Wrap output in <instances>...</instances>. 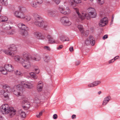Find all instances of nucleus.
<instances>
[{
    "instance_id": "obj_59",
    "label": "nucleus",
    "mask_w": 120,
    "mask_h": 120,
    "mask_svg": "<svg viewBox=\"0 0 120 120\" xmlns=\"http://www.w3.org/2000/svg\"><path fill=\"white\" fill-rule=\"evenodd\" d=\"M69 50L71 52H72L73 50V47H71L69 48Z\"/></svg>"
},
{
    "instance_id": "obj_42",
    "label": "nucleus",
    "mask_w": 120,
    "mask_h": 120,
    "mask_svg": "<svg viewBox=\"0 0 120 120\" xmlns=\"http://www.w3.org/2000/svg\"><path fill=\"white\" fill-rule=\"evenodd\" d=\"M35 102L37 103H39L40 102V100L37 98H35L34 99Z\"/></svg>"
},
{
    "instance_id": "obj_58",
    "label": "nucleus",
    "mask_w": 120,
    "mask_h": 120,
    "mask_svg": "<svg viewBox=\"0 0 120 120\" xmlns=\"http://www.w3.org/2000/svg\"><path fill=\"white\" fill-rule=\"evenodd\" d=\"M90 43L92 44V45H94L95 43V41L94 40H93V41H91Z\"/></svg>"
},
{
    "instance_id": "obj_44",
    "label": "nucleus",
    "mask_w": 120,
    "mask_h": 120,
    "mask_svg": "<svg viewBox=\"0 0 120 120\" xmlns=\"http://www.w3.org/2000/svg\"><path fill=\"white\" fill-rule=\"evenodd\" d=\"M98 3L100 4H102L104 3V0H98Z\"/></svg>"
},
{
    "instance_id": "obj_3",
    "label": "nucleus",
    "mask_w": 120,
    "mask_h": 120,
    "mask_svg": "<svg viewBox=\"0 0 120 120\" xmlns=\"http://www.w3.org/2000/svg\"><path fill=\"white\" fill-rule=\"evenodd\" d=\"M13 109L12 107H10L6 104L2 105L0 107V112L3 114H7L10 112V115L11 117H12L15 114V110Z\"/></svg>"
},
{
    "instance_id": "obj_49",
    "label": "nucleus",
    "mask_w": 120,
    "mask_h": 120,
    "mask_svg": "<svg viewBox=\"0 0 120 120\" xmlns=\"http://www.w3.org/2000/svg\"><path fill=\"white\" fill-rule=\"evenodd\" d=\"M89 40L90 41H93V40H94V39L93 38V37L91 36H90L89 37Z\"/></svg>"
},
{
    "instance_id": "obj_34",
    "label": "nucleus",
    "mask_w": 120,
    "mask_h": 120,
    "mask_svg": "<svg viewBox=\"0 0 120 120\" xmlns=\"http://www.w3.org/2000/svg\"><path fill=\"white\" fill-rule=\"evenodd\" d=\"M3 89H5L8 92H9L10 90V88L8 87V85L5 84L3 86Z\"/></svg>"
},
{
    "instance_id": "obj_36",
    "label": "nucleus",
    "mask_w": 120,
    "mask_h": 120,
    "mask_svg": "<svg viewBox=\"0 0 120 120\" xmlns=\"http://www.w3.org/2000/svg\"><path fill=\"white\" fill-rule=\"evenodd\" d=\"M26 21L28 22L31 19V17L29 15L25 16V15L24 18Z\"/></svg>"
},
{
    "instance_id": "obj_22",
    "label": "nucleus",
    "mask_w": 120,
    "mask_h": 120,
    "mask_svg": "<svg viewBox=\"0 0 120 120\" xmlns=\"http://www.w3.org/2000/svg\"><path fill=\"white\" fill-rule=\"evenodd\" d=\"M73 2H72L71 3V6L73 7L76 6L75 4H78L82 2L81 0H72Z\"/></svg>"
},
{
    "instance_id": "obj_11",
    "label": "nucleus",
    "mask_w": 120,
    "mask_h": 120,
    "mask_svg": "<svg viewBox=\"0 0 120 120\" xmlns=\"http://www.w3.org/2000/svg\"><path fill=\"white\" fill-rule=\"evenodd\" d=\"M35 36L38 39H43L45 38L43 34L39 32L36 31L34 33Z\"/></svg>"
},
{
    "instance_id": "obj_21",
    "label": "nucleus",
    "mask_w": 120,
    "mask_h": 120,
    "mask_svg": "<svg viewBox=\"0 0 120 120\" xmlns=\"http://www.w3.org/2000/svg\"><path fill=\"white\" fill-rule=\"evenodd\" d=\"M14 59L16 61L21 63L22 60L23 61L24 60V59L22 57L18 55L15 56L14 57Z\"/></svg>"
},
{
    "instance_id": "obj_29",
    "label": "nucleus",
    "mask_w": 120,
    "mask_h": 120,
    "mask_svg": "<svg viewBox=\"0 0 120 120\" xmlns=\"http://www.w3.org/2000/svg\"><path fill=\"white\" fill-rule=\"evenodd\" d=\"M0 71L4 74L5 75L7 74V72L6 70V69H5L4 68L0 67Z\"/></svg>"
},
{
    "instance_id": "obj_27",
    "label": "nucleus",
    "mask_w": 120,
    "mask_h": 120,
    "mask_svg": "<svg viewBox=\"0 0 120 120\" xmlns=\"http://www.w3.org/2000/svg\"><path fill=\"white\" fill-rule=\"evenodd\" d=\"M78 27L81 33L82 34H83L84 30L83 27V26L82 25H79L78 26Z\"/></svg>"
},
{
    "instance_id": "obj_63",
    "label": "nucleus",
    "mask_w": 120,
    "mask_h": 120,
    "mask_svg": "<svg viewBox=\"0 0 120 120\" xmlns=\"http://www.w3.org/2000/svg\"><path fill=\"white\" fill-rule=\"evenodd\" d=\"M90 1H91V2H92L93 1V0H90Z\"/></svg>"
},
{
    "instance_id": "obj_51",
    "label": "nucleus",
    "mask_w": 120,
    "mask_h": 120,
    "mask_svg": "<svg viewBox=\"0 0 120 120\" xmlns=\"http://www.w3.org/2000/svg\"><path fill=\"white\" fill-rule=\"evenodd\" d=\"M84 33H85V37H87V35H88V34H89L88 31V30L86 31H85V32Z\"/></svg>"
},
{
    "instance_id": "obj_41",
    "label": "nucleus",
    "mask_w": 120,
    "mask_h": 120,
    "mask_svg": "<svg viewBox=\"0 0 120 120\" xmlns=\"http://www.w3.org/2000/svg\"><path fill=\"white\" fill-rule=\"evenodd\" d=\"M36 1L39 6L43 2V0H36Z\"/></svg>"
},
{
    "instance_id": "obj_54",
    "label": "nucleus",
    "mask_w": 120,
    "mask_h": 120,
    "mask_svg": "<svg viewBox=\"0 0 120 120\" xmlns=\"http://www.w3.org/2000/svg\"><path fill=\"white\" fill-rule=\"evenodd\" d=\"M108 35H105L102 38L104 40H105V39L107 38H108Z\"/></svg>"
},
{
    "instance_id": "obj_1",
    "label": "nucleus",
    "mask_w": 120,
    "mask_h": 120,
    "mask_svg": "<svg viewBox=\"0 0 120 120\" xmlns=\"http://www.w3.org/2000/svg\"><path fill=\"white\" fill-rule=\"evenodd\" d=\"M74 9L77 14L78 18V20L79 21L83 20L86 18L87 19H90L91 18H94L96 16V14L95 12V10L93 8H90L88 9L87 11L88 14L82 13V15L80 14L79 12V9L77 8H74Z\"/></svg>"
},
{
    "instance_id": "obj_23",
    "label": "nucleus",
    "mask_w": 120,
    "mask_h": 120,
    "mask_svg": "<svg viewBox=\"0 0 120 120\" xmlns=\"http://www.w3.org/2000/svg\"><path fill=\"white\" fill-rule=\"evenodd\" d=\"M60 39L62 41H69V39L68 37L66 36L62 35L60 36Z\"/></svg>"
},
{
    "instance_id": "obj_17",
    "label": "nucleus",
    "mask_w": 120,
    "mask_h": 120,
    "mask_svg": "<svg viewBox=\"0 0 120 120\" xmlns=\"http://www.w3.org/2000/svg\"><path fill=\"white\" fill-rule=\"evenodd\" d=\"M111 98V97L109 96H108L105 98L102 103V105H106L109 102Z\"/></svg>"
},
{
    "instance_id": "obj_47",
    "label": "nucleus",
    "mask_w": 120,
    "mask_h": 120,
    "mask_svg": "<svg viewBox=\"0 0 120 120\" xmlns=\"http://www.w3.org/2000/svg\"><path fill=\"white\" fill-rule=\"evenodd\" d=\"M57 4H58L60 2V0H53Z\"/></svg>"
},
{
    "instance_id": "obj_32",
    "label": "nucleus",
    "mask_w": 120,
    "mask_h": 120,
    "mask_svg": "<svg viewBox=\"0 0 120 120\" xmlns=\"http://www.w3.org/2000/svg\"><path fill=\"white\" fill-rule=\"evenodd\" d=\"M31 77L34 79H36L37 78V76L34 73L31 72L29 73Z\"/></svg>"
},
{
    "instance_id": "obj_8",
    "label": "nucleus",
    "mask_w": 120,
    "mask_h": 120,
    "mask_svg": "<svg viewBox=\"0 0 120 120\" xmlns=\"http://www.w3.org/2000/svg\"><path fill=\"white\" fill-rule=\"evenodd\" d=\"M60 21L62 24L65 26H69L71 24V23L70 21L68 18L66 16L61 18Z\"/></svg>"
},
{
    "instance_id": "obj_52",
    "label": "nucleus",
    "mask_w": 120,
    "mask_h": 120,
    "mask_svg": "<svg viewBox=\"0 0 120 120\" xmlns=\"http://www.w3.org/2000/svg\"><path fill=\"white\" fill-rule=\"evenodd\" d=\"M44 48L45 49H47V50L50 51V48L49 46H45L44 47Z\"/></svg>"
},
{
    "instance_id": "obj_31",
    "label": "nucleus",
    "mask_w": 120,
    "mask_h": 120,
    "mask_svg": "<svg viewBox=\"0 0 120 120\" xmlns=\"http://www.w3.org/2000/svg\"><path fill=\"white\" fill-rule=\"evenodd\" d=\"M8 0H0V3L4 5H7L8 4Z\"/></svg>"
},
{
    "instance_id": "obj_50",
    "label": "nucleus",
    "mask_w": 120,
    "mask_h": 120,
    "mask_svg": "<svg viewBox=\"0 0 120 120\" xmlns=\"http://www.w3.org/2000/svg\"><path fill=\"white\" fill-rule=\"evenodd\" d=\"M35 70L36 71V74H38L39 73V70L38 69V68H37L35 69Z\"/></svg>"
},
{
    "instance_id": "obj_10",
    "label": "nucleus",
    "mask_w": 120,
    "mask_h": 120,
    "mask_svg": "<svg viewBox=\"0 0 120 120\" xmlns=\"http://www.w3.org/2000/svg\"><path fill=\"white\" fill-rule=\"evenodd\" d=\"M5 91L4 90H2L0 91V95L4 100L6 101L8 99L9 97L8 93Z\"/></svg>"
},
{
    "instance_id": "obj_45",
    "label": "nucleus",
    "mask_w": 120,
    "mask_h": 120,
    "mask_svg": "<svg viewBox=\"0 0 120 120\" xmlns=\"http://www.w3.org/2000/svg\"><path fill=\"white\" fill-rule=\"evenodd\" d=\"M43 87H40L39 86H37V89L38 91L39 92L41 91L42 90Z\"/></svg>"
},
{
    "instance_id": "obj_20",
    "label": "nucleus",
    "mask_w": 120,
    "mask_h": 120,
    "mask_svg": "<svg viewBox=\"0 0 120 120\" xmlns=\"http://www.w3.org/2000/svg\"><path fill=\"white\" fill-rule=\"evenodd\" d=\"M18 114L21 118H24L26 116V114L25 112L22 110L19 111Z\"/></svg>"
},
{
    "instance_id": "obj_7",
    "label": "nucleus",
    "mask_w": 120,
    "mask_h": 120,
    "mask_svg": "<svg viewBox=\"0 0 120 120\" xmlns=\"http://www.w3.org/2000/svg\"><path fill=\"white\" fill-rule=\"evenodd\" d=\"M8 49L9 50H4L3 51L7 55L13 56L14 55V53L10 50L12 51H16L17 50V48L14 45L12 44L10 45V47L8 48Z\"/></svg>"
},
{
    "instance_id": "obj_15",
    "label": "nucleus",
    "mask_w": 120,
    "mask_h": 120,
    "mask_svg": "<svg viewBox=\"0 0 120 120\" xmlns=\"http://www.w3.org/2000/svg\"><path fill=\"white\" fill-rule=\"evenodd\" d=\"M47 38L49 43L50 44L58 43V42H56L52 37L50 35H49L47 36Z\"/></svg>"
},
{
    "instance_id": "obj_25",
    "label": "nucleus",
    "mask_w": 120,
    "mask_h": 120,
    "mask_svg": "<svg viewBox=\"0 0 120 120\" xmlns=\"http://www.w3.org/2000/svg\"><path fill=\"white\" fill-rule=\"evenodd\" d=\"M64 11V15L69 14L71 12V11L70 9L67 6L65 7Z\"/></svg>"
},
{
    "instance_id": "obj_38",
    "label": "nucleus",
    "mask_w": 120,
    "mask_h": 120,
    "mask_svg": "<svg viewBox=\"0 0 120 120\" xmlns=\"http://www.w3.org/2000/svg\"><path fill=\"white\" fill-rule=\"evenodd\" d=\"M44 61L46 62H49L50 60V57L47 56H45L44 58Z\"/></svg>"
},
{
    "instance_id": "obj_64",
    "label": "nucleus",
    "mask_w": 120,
    "mask_h": 120,
    "mask_svg": "<svg viewBox=\"0 0 120 120\" xmlns=\"http://www.w3.org/2000/svg\"><path fill=\"white\" fill-rule=\"evenodd\" d=\"M1 51H2L1 50H0V53H1Z\"/></svg>"
},
{
    "instance_id": "obj_55",
    "label": "nucleus",
    "mask_w": 120,
    "mask_h": 120,
    "mask_svg": "<svg viewBox=\"0 0 120 120\" xmlns=\"http://www.w3.org/2000/svg\"><path fill=\"white\" fill-rule=\"evenodd\" d=\"M63 46L62 45H61L58 47L57 48V49H60L63 48Z\"/></svg>"
},
{
    "instance_id": "obj_2",
    "label": "nucleus",
    "mask_w": 120,
    "mask_h": 120,
    "mask_svg": "<svg viewBox=\"0 0 120 120\" xmlns=\"http://www.w3.org/2000/svg\"><path fill=\"white\" fill-rule=\"evenodd\" d=\"M33 16L35 19L33 23L35 25L37 26L42 27L45 29L48 26L47 23L43 21L41 17L37 13H34Z\"/></svg>"
},
{
    "instance_id": "obj_19",
    "label": "nucleus",
    "mask_w": 120,
    "mask_h": 120,
    "mask_svg": "<svg viewBox=\"0 0 120 120\" xmlns=\"http://www.w3.org/2000/svg\"><path fill=\"white\" fill-rule=\"evenodd\" d=\"M1 28L3 30H9L11 29V27L7 23L6 24H3L1 26Z\"/></svg>"
},
{
    "instance_id": "obj_24",
    "label": "nucleus",
    "mask_w": 120,
    "mask_h": 120,
    "mask_svg": "<svg viewBox=\"0 0 120 120\" xmlns=\"http://www.w3.org/2000/svg\"><path fill=\"white\" fill-rule=\"evenodd\" d=\"M30 4L31 6L35 8H36L39 6L36 0L32 1L31 3Z\"/></svg>"
},
{
    "instance_id": "obj_6",
    "label": "nucleus",
    "mask_w": 120,
    "mask_h": 120,
    "mask_svg": "<svg viewBox=\"0 0 120 120\" xmlns=\"http://www.w3.org/2000/svg\"><path fill=\"white\" fill-rule=\"evenodd\" d=\"M12 91L14 94L17 96H22L21 99L24 98V96L22 95L23 93L22 88L19 85L15 86L13 87Z\"/></svg>"
},
{
    "instance_id": "obj_28",
    "label": "nucleus",
    "mask_w": 120,
    "mask_h": 120,
    "mask_svg": "<svg viewBox=\"0 0 120 120\" xmlns=\"http://www.w3.org/2000/svg\"><path fill=\"white\" fill-rule=\"evenodd\" d=\"M1 18L0 19V22H4L7 21L8 18L6 16H2L1 17Z\"/></svg>"
},
{
    "instance_id": "obj_60",
    "label": "nucleus",
    "mask_w": 120,
    "mask_h": 120,
    "mask_svg": "<svg viewBox=\"0 0 120 120\" xmlns=\"http://www.w3.org/2000/svg\"><path fill=\"white\" fill-rule=\"evenodd\" d=\"M80 62L78 61L76 63V65H78L80 64Z\"/></svg>"
},
{
    "instance_id": "obj_30",
    "label": "nucleus",
    "mask_w": 120,
    "mask_h": 120,
    "mask_svg": "<svg viewBox=\"0 0 120 120\" xmlns=\"http://www.w3.org/2000/svg\"><path fill=\"white\" fill-rule=\"evenodd\" d=\"M32 59L36 61H39L40 60L41 57L39 56H38L35 57H31V60Z\"/></svg>"
},
{
    "instance_id": "obj_35",
    "label": "nucleus",
    "mask_w": 120,
    "mask_h": 120,
    "mask_svg": "<svg viewBox=\"0 0 120 120\" xmlns=\"http://www.w3.org/2000/svg\"><path fill=\"white\" fill-rule=\"evenodd\" d=\"M44 110H43L39 112L38 114H37L36 115V116L38 118H39L40 117V116H41L42 115V113L43 112H44Z\"/></svg>"
},
{
    "instance_id": "obj_5",
    "label": "nucleus",
    "mask_w": 120,
    "mask_h": 120,
    "mask_svg": "<svg viewBox=\"0 0 120 120\" xmlns=\"http://www.w3.org/2000/svg\"><path fill=\"white\" fill-rule=\"evenodd\" d=\"M18 27L20 29L19 32L20 34L23 36H27L28 35V31L29 28L25 24L20 23L18 24Z\"/></svg>"
},
{
    "instance_id": "obj_13",
    "label": "nucleus",
    "mask_w": 120,
    "mask_h": 120,
    "mask_svg": "<svg viewBox=\"0 0 120 120\" xmlns=\"http://www.w3.org/2000/svg\"><path fill=\"white\" fill-rule=\"evenodd\" d=\"M108 23V19L106 17H104L102 19L99 23L100 26L103 27L106 25Z\"/></svg>"
},
{
    "instance_id": "obj_43",
    "label": "nucleus",
    "mask_w": 120,
    "mask_h": 120,
    "mask_svg": "<svg viewBox=\"0 0 120 120\" xmlns=\"http://www.w3.org/2000/svg\"><path fill=\"white\" fill-rule=\"evenodd\" d=\"M37 86H39L40 87H43V84L42 82L41 81H39L38 83V85Z\"/></svg>"
},
{
    "instance_id": "obj_4",
    "label": "nucleus",
    "mask_w": 120,
    "mask_h": 120,
    "mask_svg": "<svg viewBox=\"0 0 120 120\" xmlns=\"http://www.w3.org/2000/svg\"><path fill=\"white\" fill-rule=\"evenodd\" d=\"M24 60H22L21 63L25 68H28L31 67L30 61L31 60V57L28 53H24L23 54Z\"/></svg>"
},
{
    "instance_id": "obj_40",
    "label": "nucleus",
    "mask_w": 120,
    "mask_h": 120,
    "mask_svg": "<svg viewBox=\"0 0 120 120\" xmlns=\"http://www.w3.org/2000/svg\"><path fill=\"white\" fill-rule=\"evenodd\" d=\"M15 74L19 76H21L22 74V73L19 71L16 70L15 72Z\"/></svg>"
},
{
    "instance_id": "obj_26",
    "label": "nucleus",
    "mask_w": 120,
    "mask_h": 120,
    "mask_svg": "<svg viewBox=\"0 0 120 120\" xmlns=\"http://www.w3.org/2000/svg\"><path fill=\"white\" fill-rule=\"evenodd\" d=\"M65 8V7L60 6L58 9V11L59 12L64 14Z\"/></svg>"
},
{
    "instance_id": "obj_57",
    "label": "nucleus",
    "mask_w": 120,
    "mask_h": 120,
    "mask_svg": "<svg viewBox=\"0 0 120 120\" xmlns=\"http://www.w3.org/2000/svg\"><path fill=\"white\" fill-rule=\"evenodd\" d=\"M71 117L73 119H75L76 118V116L74 114L72 115Z\"/></svg>"
},
{
    "instance_id": "obj_39",
    "label": "nucleus",
    "mask_w": 120,
    "mask_h": 120,
    "mask_svg": "<svg viewBox=\"0 0 120 120\" xmlns=\"http://www.w3.org/2000/svg\"><path fill=\"white\" fill-rule=\"evenodd\" d=\"M22 103L24 104L25 105H27L29 106H30V103L28 102L26 100H23L22 102Z\"/></svg>"
},
{
    "instance_id": "obj_48",
    "label": "nucleus",
    "mask_w": 120,
    "mask_h": 120,
    "mask_svg": "<svg viewBox=\"0 0 120 120\" xmlns=\"http://www.w3.org/2000/svg\"><path fill=\"white\" fill-rule=\"evenodd\" d=\"M25 106H22L23 108L25 109L26 110L28 109V108L30 106H29L27 105H25Z\"/></svg>"
},
{
    "instance_id": "obj_53",
    "label": "nucleus",
    "mask_w": 120,
    "mask_h": 120,
    "mask_svg": "<svg viewBox=\"0 0 120 120\" xmlns=\"http://www.w3.org/2000/svg\"><path fill=\"white\" fill-rule=\"evenodd\" d=\"M53 118L54 119H56L57 118V114H55L53 115Z\"/></svg>"
},
{
    "instance_id": "obj_16",
    "label": "nucleus",
    "mask_w": 120,
    "mask_h": 120,
    "mask_svg": "<svg viewBox=\"0 0 120 120\" xmlns=\"http://www.w3.org/2000/svg\"><path fill=\"white\" fill-rule=\"evenodd\" d=\"M47 13L48 15L50 17H54L56 15V12L51 10H47Z\"/></svg>"
},
{
    "instance_id": "obj_56",
    "label": "nucleus",
    "mask_w": 120,
    "mask_h": 120,
    "mask_svg": "<svg viewBox=\"0 0 120 120\" xmlns=\"http://www.w3.org/2000/svg\"><path fill=\"white\" fill-rule=\"evenodd\" d=\"M19 116H17L15 118L14 120H19Z\"/></svg>"
},
{
    "instance_id": "obj_33",
    "label": "nucleus",
    "mask_w": 120,
    "mask_h": 120,
    "mask_svg": "<svg viewBox=\"0 0 120 120\" xmlns=\"http://www.w3.org/2000/svg\"><path fill=\"white\" fill-rule=\"evenodd\" d=\"M15 30L12 29V30L8 31L7 32V34L9 35H12L15 34Z\"/></svg>"
},
{
    "instance_id": "obj_12",
    "label": "nucleus",
    "mask_w": 120,
    "mask_h": 120,
    "mask_svg": "<svg viewBox=\"0 0 120 120\" xmlns=\"http://www.w3.org/2000/svg\"><path fill=\"white\" fill-rule=\"evenodd\" d=\"M15 16L21 19H24L25 15L20 11H16L14 13Z\"/></svg>"
},
{
    "instance_id": "obj_61",
    "label": "nucleus",
    "mask_w": 120,
    "mask_h": 120,
    "mask_svg": "<svg viewBox=\"0 0 120 120\" xmlns=\"http://www.w3.org/2000/svg\"><path fill=\"white\" fill-rule=\"evenodd\" d=\"M2 10V7L0 5V12L1 11V10Z\"/></svg>"
},
{
    "instance_id": "obj_18",
    "label": "nucleus",
    "mask_w": 120,
    "mask_h": 120,
    "mask_svg": "<svg viewBox=\"0 0 120 120\" xmlns=\"http://www.w3.org/2000/svg\"><path fill=\"white\" fill-rule=\"evenodd\" d=\"M100 83L101 82L100 81H95L92 83L89 84L88 86L89 87H93L98 85L100 84Z\"/></svg>"
},
{
    "instance_id": "obj_14",
    "label": "nucleus",
    "mask_w": 120,
    "mask_h": 120,
    "mask_svg": "<svg viewBox=\"0 0 120 120\" xmlns=\"http://www.w3.org/2000/svg\"><path fill=\"white\" fill-rule=\"evenodd\" d=\"M4 68L7 71L11 72L14 70V68L11 64H5L4 66Z\"/></svg>"
},
{
    "instance_id": "obj_37",
    "label": "nucleus",
    "mask_w": 120,
    "mask_h": 120,
    "mask_svg": "<svg viewBox=\"0 0 120 120\" xmlns=\"http://www.w3.org/2000/svg\"><path fill=\"white\" fill-rule=\"evenodd\" d=\"M119 57V56H115L113 59H112L110 60L109 61V64L111 63L114 62L116 59L118 58Z\"/></svg>"
},
{
    "instance_id": "obj_46",
    "label": "nucleus",
    "mask_w": 120,
    "mask_h": 120,
    "mask_svg": "<svg viewBox=\"0 0 120 120\" xmlns=\"http://www.w3.org/2000/svg\"><path fill=\"white\" fill-rule=\"evenodd\" d=\"M85 44L87 45H89L91 43V42L88 39H87L85 41Z\"/></svg>"
},
{
    "instance_id": "obj_62",
    "label": "nucleus",
    "mask_w": 120,
    "mask_h": 120,
    "mask_svg": "<svg viewBox=\"0 0 120 120\" xmlns=\"http://www.w3.org/2000/svg\"><path fill=\"white\" fill-rule=\"evenodd\" d=\"M101 93V91H99L98 92V93L99 94H100Z\"/></svg>"
},
{
    "instance_id": "obj_9",
    "label": "nucleus",
    "mask_w": 120,
    "mask_h": 120,
    "mask_svg": "<svg viewBox=\"0 0 120 120\" xmlns=\"http://www.w3.org/2000/svg\"><path fill=\"white\" fill-rule=\"evenodd\" d=\"M21 84L22 86L29 89H31L34 87L33 84L32 83V82H30L28 81H22Z\"/></svg>"
}]
</instances>
